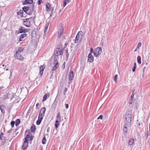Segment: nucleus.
<instances>
[{"instance_id":"obj_1","label":"nucleus","mask_w":150,"mask_h":150,"mask_svg":"<svg viewBox=\"0 0 150 150\" xmlns=\"http://www.w3.org/2000/svg\"><path fill=\"white\" fill-rule=\"evenodd\" d=\"M46 108L45 107L42 108L40 112L38 120L36 121V124L39 125L40 124L44 116L45 113L46 111Z\"/></svg>"},{"instance_id":"obj_2","label":"nucleus","mask_w":150,"mask_h":150,"mask_svg":"<svg viewBox=\"0 0 150 150\" xmlns=\"http://www.w3.org/2000/svg\"><path fill=\"white\" fill-rule=\"evenodd\" d=\"M125 122L126 125H131V115L129 111H127L126 112Z\"/></svg>"},{"instance_id":"obj_3","label":"nucleus","mask_w":150,"mask_h":150,"mask_svg":"<svg viewBox=\"0 0 150 150\" xmlns=\"http://www.w3.org/2000/svg\"><path fill=\"white\" fill-rule=\"evenodd\" d=\"M63 49L62 48H60L58 46L56 50L54 52V57L56 58L59 55H62L63 54Z\"/></svg>"},{"instance_id":"obj_4","label":"nucleus","mask_w":150,"mask_h":150,"mask_svg":"<svg viewBox=\"0 0 150 150\" xmlns=\"http://www.w3.org/2000/svg\"><path fill=\"white\" fill-rule=\"evenodd\" d=\"M53 64L54 66L53 67L52 70L53 71H54L56 70L59 67L58 62L57 58H56V57H54V58Z\"/></svg>"},{"instance_id":"obj_5","label":"nucleus","mask_w":150,"mask_h":150,"mask_svg":"<svg viewBox=\"0 0 150 150\" xmlns=\"http://www.w3.org/2000/svg\"><path fill=\"white\" fill-rule=\"evenodd\" d=\"M30 29H28L25 28L21 27L19 29L18 32V33H25L27 32H28Z\"/></svg>"},{"instance_id":"obj_6","label":"nucleus","mask_w":150,"mask_h":150,"mask_svg":"<svg viewBox=\"0 0 150 150\" xmlns=\"http://www.w3.org/2000/svg\"><path fill=\"white\" fill-rule=\"evenodd\" d=\"M82 33H83L81 31H79L77 33L75 40V42L76 43H77L79 41V39L80 37V35H81V36H82Z\"/></svg>"},{"instance_id":"obj_7","label":"nucleus","mask_w":150,"mask_h":150,"mask_svg":"<svg viewBox=\"0 0 150 150\" xmlns=\"http://www.w3.org/2000/svg\"><path fill=\"white\" fill-rule=\"evenodd\" d=\"M28 142L26 140L24 141L22 146V149L23 150H25L27 149L28 145Z\"/></svg>"},{"instance_id":"obj_8","label":"nucleus","mask_w":150,"mask_h":150,"mask_svg":"<svg viewBox=\"0 0 150 150\" xmlns=\"http://www.w3.org/2000/svg\"><path fill=\"white\" fill-rule=\"evenodd\" d=\"M64 29L61 26L59 28V30L58 32V38H60L61 37V35L63 33Z\"/></svg>"},{"instance_id":"obj_9","label":"nucleus","mask_w":150,"mask_h":150,"mask_svg":"<svg viewBox=\"0 0 150 150\" xmlns=\"http://www.w3.org/2000/svg\"><path fill=\"white\" fill-rule=\"evenodd\" d=\"M88 61L90 62H93L94 60V57L91 54V53H89L88 55Z\"/></svg>"},{"instance_id":"obj_10","label":"nucleus","mask_w":150,"mask_h":150,"mask_svg":"<svg viewBox=\"0 0 150 150\" xmlns=\"http://www.w3.org/2000/svg\"><path fill=\"white\" fill-rule=\"evenodd\" d=\"M15 57L16 58L20 60H23L24 59L23 57L20 53H16Z\"/></svg>"},{"instance_id":"obj_11","label":"nucleus","mask_w":150,"mask_h":150,"mask_svg":"<svg viewBox=\"0 0 150 150\" xmlns=\"http://www.w3.org/2000/svg\"><path fill=\"white\" fill-rule=\"evenodd\" d=\"M94 52L98 54H100L102 52V49L100 47H98L94 50Z\"/></svg>"},{"instance_id":"obj_12","label":"nucleus","mask_w":150,"mask_h":150,"mask_svg":"<svg viewBox=\"0 0 150 150\" xmlns=\"http://www.w3.org/2000/svg\"><path fill=\"white\" fill-rule=\"evenodd\" d=\"M74 76L73 72L72 71H70L69 74V81H72L73 80V78Z\"/></svg>"},{"instance_id":"obj_13","label":"nucleus","mask_w":150,"mask_h":150,"mask_svg":"<svg viewBox=\"0 0 150 150\" xmlns=\"http://www.w3.org/2000/svg\"><path fill=\"white\" fill-rule=\"evenodd\" d=\"M33 0H25V1L23 3V5H24L28 4H32L33 3Z\"/></svg>"},{"instance_id":"obj_14","label":"nucleus","mask_w":150,"mask_h":150,"mask_svg":"<svg viewBox=\"0 0 150 150\" xmlns=\"http://www.w3.org/2000/svg\"><path fill=\"white\" fill-rule=\"evenodd\" d=\"M29 6H24L22 8L23 11H24L25 13L28 14H30L29 13H27L26 12L29 10Z\"/></svg>"},{"instance_id":"obj_15","label":"nucleus","mask_w":150,"mask_h":150,"mask_svg":"<svg viewBox=\"0 0 150 150\" xmlns=\"http://www.w3.org/2000/svg\"><path fill=\"white\" fill-rule=\"evenodd\" d=\"M44 66V65L43 66H41L40 69V73L41 75H42L44 68H45V66Z\"/></svg>"},{"instance_id":"obj_16","label":"nucleus","mask_w":150,"mask_h":150,"mask_svg":"<svg viewBox=\"0 0 150 150\" xmlns=\"http://www.w3.org/2000/svg\"><path fill=\"white\" fill-rule=\"evenodd\" d=\"M5 108V107L4 105H2L0 106V110H1V112L3 114H4L5 113V111L4 110V109Z\"/></svg>"},{"instance_id":"obj_17","label":"nucleus","mask_w":150,"mask_h":150,"mask_svg":"<svg viewBox=\"0 0 150 150\" xmlns=\"http://www.w3.org/2000/svg\"><path fill=\"white\" fill-rule=\"evenodd\" d=\"M46 8H47V11H50V4L48 3H46Z\"/></svg>"},{"instance_id":"obj_18","label":"nucleus","mask_w":150,"mask_h":150,"mask_svg":"<svg viewBox=\"0 0 150 150\" xmlns=\"http://www.w3.org/2000/svg\"><path fill=\"white\" fill-rule=\"evenodd\" d=\"M130 125H126L125 124L123 128V131L125 133H127V127H129Z\"/></svg>"},{"instance_id":"obj_19","label":"nucleus","mask_w":150,"mask_h":150,"mask_svg":"<svg viewBox=\"0 0 150 150\" xmlns=\"http://www.w3.org/2000/svg\"><path fill=\"white\" fill-rule=\"evenodd\" d=\"M59 122L58 120H56L55 121V126L56 128V129H57L58 127V126L59 125Z\"/></svg>"},{"instance_id":"obj_20","label":"nucleus","mask_w":150,"mask_h":150,"mask_svg":"<svg viewBox=\"0 0 150 150\" xmlns=\"http://www.w3.org/2000/svg\"><path fill=\"white\" fill-rule=\"evenodd\" d=\"M134 143V139L133 138H131L129 139V142H128V144L129 145H132Z\"/></svg>"},{"instance_id":"obj_21","label":"nucleus","mask_w":150,"mask_h":150,"mask_svg":"<svg viewBox=\"0 0 150 150\" xmlns=\"http://www.w3.org/2000/svg\"><path fill=\"white\" fill-rule=\"evenodd\" d=\"M71 0H64L63 4V6L64 7L67 5L71 1Z\"/></svg>"},{"instance_id":"obj_22","label":"nucleus","mask_w":150,"mask_h":150,"mask_svg":"<svg viewBox=\"0 0 150 150\" xmlns=\"http://www.w3.org/2000/svg\"><path fill=\"white\" fill-rule=\"evenodd\" d=\"M30 131L32 132H33L36 129V127L35 125H33L30 128Z\"/></svg>"},{"instance_id":"obj_23","label":"nucleus","mask_w":150,"mask_h":150,"mask_svg":"<svg viewBox=\"0 0 150 150\" xmlns=\"http://www.w3.org/2000/svg\"><path fill=\"white\" fill-rule=\"evenodd\" d=\"M20 122H21V121L19 119H16V120L15 122L16 126H18L19 125V124L20 123Z\"/></svg>"},{"instance_id":"obj_24","label":"nucleus","mask_w":150,"mask_h":150,"mask_svg":"<svg viewBox=\"0 0 150 150\" xmlns=\"http://www.w3.org/2000/svg\"><path fill=\"white\" fill-rule=\"evenodd\" d=\"M24 49V48L22 47H20L19 48L18 51L16 52V53H20L22 52L23 50Z\"/></svg>"},{"instance_id":"obj_25","label":"nucleus","mask_w":150,"mask_h":150,"mask_svg":"<svg viewBox=\"0 0 150 150\" xmlns=\"http://www.w3.org/2000/svg\"><path fill=\"white\" fill-rule=\"evenodd\" d=\"M49 25V24L48 23H47L46 24L45 27V30H44V33H45L46 32Z\"/></svg>"},{"instance_id":"obj_26","label":"nucleus","mask_w":150,"mask_h":150,"mask_svg":"<svg viewBox=\"0 0 150 150\" xmlns=\"http://www.w3.org/2000/svg\"><path fill=\"white\" fill-rule=\"evenodd\" d=\"M46 139L45 135L44 136V137L42 140V143L43 144H46Z\"/></svg>"},{"instance_id":"obj_27","label":"nucleus","mask_w":150,"mask_h":150,"mask_svg":"<svg viewBox=\"0 0 150 150\" xmlns=\"http://www.w3.org/2000/svg\"><path fill=\"white\" fill-rule=\"evenodd\" d=\"M137 61L138 63L139 64H140L141 63V57L140 56H138L137 57Z\"/></svg>"},{"instance_id":"obj_28","label":"nucleus","mask_w":150,"mask_h":150,"mask_svg":"<svg viewBox=\"0 0 150 150\" xmlns=\"http://www.w3.org/2000/svg\"><path fill=\"white\" fill-rule=\"evenodd\" d=\"M57 104H56L55 103H53L52 105V109L54 110L56 108Z\"/></svg>"},{"instance_id":"obj_29","label":"nucleus","mask_w":150,"mask_h":150,"mask_svg":"<svg viewBox=\"0 0 150 150\" xmlns=\"http://www.w3.org/2000/svg\"><path fill=\"white\" fill-rule=\"evenodd\" d=\"M61 118V114L60 112H59L57 114V120H60Z\"/></svg>"},{"instance_id":"obj_30","label":"nucleus","mask_w":150,"mask_h":150,"mask_svg":"<svg viewBox=\"0 0 150 150\" xmlns=\"http://www.w3.org/2000/svg\"><path fill=\"white\" fill-rule=\"evenodd\" d=\"M30 136L29 134H27L26 136L25 137V141L26 140L27 141H29L28 138L30 137Z\"/></svg>"},{"instance_id":"obj_31","label":"nucleus","mask_w":150,"mask_h":150,"mask_svg":"<svg viewBox=\"0 0 150 150\" xmlns=\"http://www.w3.org/2000/svg\"><path fill=\"white\" fill-rule=\"evenodd\" d=\"M27 36V34L25 33H24L21 34L20 36V37H21V38H22L23 39L25 37H26Z\"/></svg>"},{"instance_id":"obj_32","label":"nucleus","mask_w":150,"mask_h":150,"mask_svg":"<svg viewBox=\"0 0 150 150\" xmlns=\"http://www.w3.org/2000/svg\"><path fill=\"white\" fill-rule=\"evenodd\" d=\"M23 10H21L19 11H18L17 12V15H19L20 14H23Z\"/></svg>"},{"instance_id":"obj_33","label":"nucleus","mask_w":150,"mask_h":150,"mask_svg":"<svg viewBox=\"0 0 150 150\" xmlns=\"http://www.w3.org/2000/svg\"><path fill=\"white\" fill-rule=\"evenodd\" d=\"M47 95L46 94H45L43 97V99H42V101H45L47 99Z\"/></svg>"},{"instance_id":"obj_34","label":"nucleus","mask_w":150,"mask_h":150,"mask_svg":"<svg viewBox=\"0 0 150 150\" xmlns=\"http://www.w3.org/2000/svg\"><path fill=\"white\" fill-rule=\"evenodd\" d=\"M15 124V122L14 121H12L11 122V125L12 127H13L14 126V125Z\"/></svg>"},{"instance_id":"obj_35","label":"nucleus","mask_w":150,"mask_h":150,"mask_svg":"<svg viewBox=\"0 0 150 150\" xmlns=\"http://www.w3.org/2000/svg\"><path fill=\"white\" fill-rule=\"evenodd\" d=\"M130 99L129 100V104H132V103L134 101V99H131L130 98Z\"/></svg>"},{"instance_id":"obj_36","label":"nucleus","mask_w":150,"mask_h":150,"mask_svg":"<svg viewBox=\"0 0 150 150\" xmlns=\"http://www.w3.org/2000/svg\"><path fill=\"white\" fill-rule=\"evenodd\" d=\"M30 18H26L24 19H23V22L24 23L26 22L27 21H29Z\"/></svg>"},{"instance_id":"obj_37","label":"nucleus","mask_w":150,"mask_h":150,"mask_svg":"<svg viewBox=\"0 0 150 150\" xmlns=\"http://www.w3.org/2000/svg\"><path fill=\"white\" fill-rule=\"evenodd\" d=\"M141 45H142L141 43V42H139L138 44L137 47V49H139V47H140L141 46Z\"/></svg>"},{"instance_id":"obj_38","label":"nucleus","mask_w":150,"mask_h":150,"mask_svg":"<svg viewBox=\"0 0 150 150\" xmlns=\"http://www.w3.org/2000/svg\"><path fill=\"white\" fill-rule=\"evenodd\" d=\"M93 54H94V56L95 57H98L100 55V54H98L97 53H96V52H94Z\"/></svg>"},{"instance_id":"obj_39","label":"nucleus","mask_w":150,"mask_h":150,"mask_svg":"<svg viewBox=\"0 0 150 150\" xmlns=\"http://www.w3.org/2000/svg\"><path fill=\"white\" fill-rule=\"evenodd\" d=\"M118 76V75L117 74H116L115 75L114 77V80L116 82L117 81V76Z\"/></svg>"},{"instance_id":"obj_40","label":"nucleus","mask_w":150,"mask_h":150,"mask_svg":"<svg viewBox=\"0 0 150 150\" xmlns=\"http://www.w3.org/2000/svg\"><path fill=\"white\" fill-rule=\"evenodd\" d=\"M4 134L3 132H1L0 134V140L2 139V137H3Z\"/></svg>"},{"instance_id":"obj_41","label":"nucleus","mask_w":150,"mask_h":150,"mask_svg":"<svg viewBox=\"0 0 150 150\" xmlns=\"http://www.w3.org/2000/svg\"><path fill=\"white\" fill-rule=\"evenodd\" d=\"M57 98V97L56 98V99L55 100L53 103H55L56 104H57V101L58 100V99Z\"/></svg>"},{"instance_id":"obj_42","label":"nucleus","mask_w":150,"mask_h":150,"mask_svg":"<svg viewBox=\"0 0 150 150\" xmlns=\"http://www.w3.org/2000/svg\"><path fill=\"white\" fill-rule=\"evenodd\" d=\"M94 51H93V48L92 47H91L90 48V53H91H91H94Z\"/></svg>"},{"instance_id":"obj_43","label":"nucleus","mask_w":150,"mask_h":150,"mask_svg":"<svg viewBox=\"0 0 150 150\" xmlns=\"http://www.w3.org/2000/svg\"><path fill=\"white\" fill-rule=\"evenodd\" d=\"M34 136L32 135L29 138H30V141H32L33 140V139Z\"/></svg>"},{"instance_id":"obj_44","label":"nucleus","mask_w":150,"mask_h":150,"mask_svg":"<svg viewBox=\"0 0 150 150\" xmlns=\"http://www.w3.org/2000/svg\"><path fill=\"white\" fill-rule=\"evenodd\" d=\"M5 66V65L4 64H3L2 65L1 64H0V67L1 68H2L3 69H5V68L4 67Z\"/></svg>"},{"instance_id":"obj_45","label":"nucleus","mask_w":150,"mask_h":150,"mask_svg":"<svg viewBox=\"0 0 150 150\" xmlns=\"http://www.w3.org/2000/svg\"><path fill=\"white\" fill-rule=\"evenodd\" d=\"M102 118H103V115H100L97 118V119H102Z\"/></svg>"},{"instance_id":"obj_46","label":"nucleus","mask_w":150,"mask_h":150,"mask_svg":"<svg viewBox=\"0 0 150 150\" xmlns=\"http://www.w3.org/2000/svg\"><path fill=\"white\" fill-rule=\"evenodd\" d=\"M136 67H133L132 69V71L133 72H134L135 71Z\"/></svg>"},{"instance_id":"obj_47","label":"nucleus","mask_w":150,"mask_h":150,"mask_svg":"<svg viewBox=\"0 0 150 150\" xmlns=\"http://www.w3.org/2000/svg\"><path fill=\"white\" fill-rule=\"evenodd\" d=\"M42 0H38V4L40 5L41 4L42 2Z\"/></svg>"},{"instance_id":"obj_48","label":"nucleus","mask_w":150,"mask_h":150,"mask_svg":"<svg viewBox=\"0 0 150 150\" xmlns=\"http://www.w3.org/2000/svg\"><path fill=\"white\" fill-rule=\"evenodd\" d=\"M65 107L67 109L69 108V105L68 104H66L65 105Z\"/></svg>"},{"instance_id":"obj_49","label":"nucleus","mask_w":150,"mask_h":150,"mask_svg":"<svg viewBox=\"0 0 150 150\" xmlns=\"http://www.w3.org/2000/svg\"><path fill=\"white\" fill-rule=\"evenodd\" d=\"M67 88L66 87H65L64 88V93H65L67 91Z\"/></svg>"},{"instance_id":"obj_50","label":"nucleus","mask_w":150,"mask_h":150,"mask_svg":"<svg viewBox=\"0 0 150 150\" xmlns=\"http://www.w3.org/2000/svg\"><path fill=\"white\" fill-rule=\"evenodd\" d=\"M39 105V103H37V104H36V109H38V106Z\"/></svg>"},{"instance_id":"obj_51","label":"nucleus","mask_w":150,"mask_h":150,"mask_svg":"<svg viewBox=\"0 0 150 150\" xmlns=\"http://www.w3.org/2000/svg\"><path fill=\"white\" fill-rule=\"evenodd\" d=\"M134 95H133V94H132L131 95V97H130V98L133 99V98L134 97Z\"/></svg>"},{"instance_id":"obj_52","label":"nucleus","mask_w":150,"mask_h":150,"mask_svg":"<svg viewBox=\"0 0 150 150\" xmlns=\"http://www.w3.org/2000/svg\"><path fill=\"white\" fill-rule=\"evenodd\" d=\"M34 6L33 5L32 6V11L33 12L34 11Z\"/></svg>"},{"instance_id":"obj_53","label":"nucleus","mask_w":150,"mask_h":150,"mask_svg":"<svg viewBox=\"0 0 150 150\" xmlns=\"http://www.w3.org/2000/svg\"><path fill=\"white\" fill-rule=\"evenodd\" d=\"M66 57L67 59H68L69 57V54H66Z\"/></svg>"},{"instance_id":"obj_54","label":"nucleus","mask_w":150,"mask_h":150,"mask_svg":"<svg viewBox=\"0 0 150 150\" xmlns=\"http://www.w3.org/2000/svg\"><path fill=\"white\" fill-rule=\"evenodd\" d=\"M12 129H10V130H9V131H8L7 133H11V132H12Z\"/></svg>"},{"instance_id":"obj_55","label":"nucleus","mask_w":150,"mask_h":150,"mask_svg":"<svg viewBox=\"0 0 150 150\" xmlns=\"http://www.w3.org/2000/svg\"><path fill=\"white\" fill-rule=\"evenodd\" d=\"M134 91H135V90L134 89L132 91V94H133V95H134Z\"/></svg>"},{"instance_id":"obj_56","label":"nucleus","mask_w":150,"mask_h":150,"mask_svg":"<svg viewBox=\"0 0 150 150\" xmlns=\"http://www.w3.org/2000/svg\"><path fill=\"white\" fill-rule=\"evenodd\" d=\"M22 38H21V37H20V38L19 39V41H21L22 40Z\"/></svg>"},{"instance_id":"obj_57","label":"nucleus","mask_w":150,"mask_h":150,"mask_svg":"<svg viewBox=\"0 0 150 150\" xmlns=\"http://www.w3.org/2000/svg\"><path fill=\"white\" fill-rule=\"evenodd\" d=\"M66 54H68V50L67 49L66 50Z\"/></svg>"},{"instance_id":"obj_58","label":"nucleus","mask_w":150,"mask_h":150,"mask_svg":"<svg viewBox=\"0 0 150 150\" xmlns=\"http://www.w3.org/2000/svg\"><path fill=\"white\" fill-rule=\"evenodd\" d=\"M134 67H136V63H134Z\"/></svg>"},{"instance_id":"obj_59","label":"nucleus","mask_w":150,"mask_h":150,"mask_svg":"<svg viewBox=\"0 0 150 150\" xmlns=\"http://www.w3.org/2000/svg\"><path fill=\"white\" fill-rule=\"evenodd\" d=\"M21 18L24 17V16L23 15V14H21Z\"/></svg>"},{"instance_id":"obj_60","label":"nucleus","mask_w":150,"mask_h":150,"mask_svg":"<svg viewBox=\"0 0 150 150\" xmlns=\"http://www.w3.org/2000/svg\"><path fill=\"white\" fill-rule=\"evenodd\" d=\"M145 68H146V67H144L143 68V71H144V69H145Z\"/></svg>"},{"instance_id":"obj_61","label":"nucleus","mask_w":150,"mask_h":150,"mask_svg":"<svg viewBox=\"0 0 150 150\" xmlns=\"http://www.w3.org/2000/svg\"><path fill=\"white\" fill-rule=\"evenodd\" d=\"M49 127H48L47 129V132H49Z\"/></svg>"},{"instance_id":"obj_62","label":"nucleus","mask_w":150,"mask_h":150,"mask_svg":"<svg viewBox=\"0 0 150 150\" xmlns=\"http://www.w3.org/2000/svg\"><path fill=\"white\" fill-rule=\"evenodd\" d=\"M148 136H149V134H148V133H147L146 137L147 138L148 137Z\"/></svg>"},{"instance_id":"obj_63","label":"nucleus","mask_w":150,"mask_h":150,"mask_svg":"<svg viewBox=\"0 0 150 150\" xmlns=\"http://www.w3.org/2000/svg\"><path fill=\"white\" fill-rule=\"evenodd\" d=\"M149 130L150 131V123L149 124Z\"/></svg>"},{"instance_id":"obj_64","label":"nucleus","mask_w":150,"mask_h":150,"mask_svg":"<svg viewBox=\"0 0 150 150\" xmlns=\"http://www.w3.org/2000/svg\"><path fill=\"white\" fill-rule=\"evenodd\" d=\"M25 25V26H26V27H29V26H28V25Z\"/></svg>"}]
</instances>
